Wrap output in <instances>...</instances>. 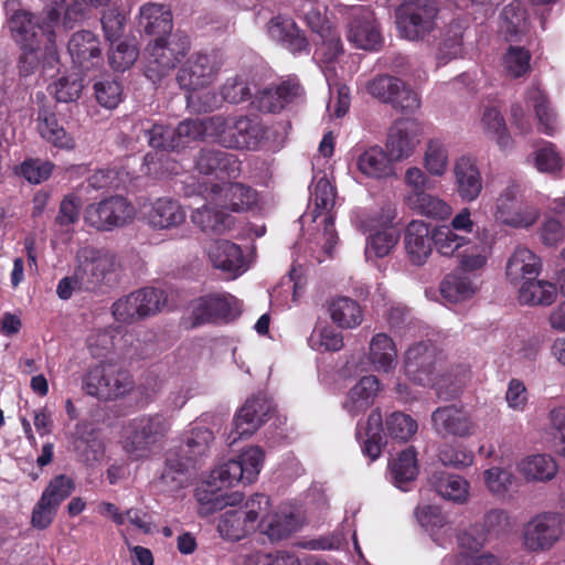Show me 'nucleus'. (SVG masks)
Listing matches in <instances>:
<instances>
[{
    "instance_id": "obj_32",
    "label": "nucleus",
    "mask_w": 565,
    "mask_h": 565,
    "mask_svg": "<svg viewBox=\"0 0 565 565\" xmlns=\"http://www.w3.org/2000/svg\"><path fill=\"white\" fill-rule=\"evenodd\" d=\"M486 536L472 537L465 532L458 536V546L460 552L456 556H447L444 564L455 563V565H500L499 558L491 553H480V548L486 542Z\"/></svg>"
},
{
    "instance_id": "obj_22",
    "label": "nucleus",
    "mask_w": 565,
    "mask_h": 565,
    "mask_svg": "<svg viewBox=\"0 0 565 565\" xmlns=\"http://www.w3.org/2000/svg\"><path fill=\"white\" fill-rule=\"evenodd\" d=\"M347 38L358 49L376 50L380 46L382 35L369 7L356 6L350 9Z\"/></svg>"
},
{
    "instance_id": "obj_20",
    "label": "nucleus",
    "mask_w": 565,
    "mask_h": 565,
    "mask_svg": "<svg viewBox=\"0 0 565 565\" xmlns=\"http://www.w3.org/2000/svg\"><path fill=\"white\" fill-rule=\"evenodd\" d=\"M203 185L201 195L223 210L245 212L256 205L258 201L257 192L239 182L225 180L223 183L212 182L211 186H207L206 183Z\"/></svg>"
},
{
    "instance_id": "obj_54",
    "label": "nucleus",
    "mask_w": 565,
    "mask_h": 565,
    "mask_svg": "<svg viewBox=\"0 0 565 565\" xmlns=\"http://www.w3.org/2000/svg\"><path fill=\"white\" fill-rule=\"evenodd\" d=\"M423 167L431 177L441 178L447 173L449 150L443 140L438 138L428 140L423 156Z\"/></svg>"
},
{
    "instance_id": "obj_47",
    "label": "nucleus",
    "mask_w": 565,
    "mask_h": 565,
    "mask_svg": "<svg viewBox=\"0 0 565 565\" xmlns=\"http://www.w3.org/2000/svg\"><path fill=\"white\" fill-rule=\"evenodd\" d=\"M557 470V463L548 455L527 456L518 463V471L526 481H548Z\"/></svg>"
},
{
    "instance_id": "obj_61",
    "label": "nucleus",
    "mask_w": 565,
    "mask_h": 565,
    "mask_svg": "<svg viewBox=\"0 0 565 565\" xmlns=\"http://www.w3.org/2000/svg\"><path fill=\"white\" fill-rule=\"evenodd\" d=\"M308 344L312 350L318 352H337L343 348L344 342L340 331L332 326L323 324L317 326L312 330L308 338Z\"/></svg>"
},
{
    "instance_id": "obj_19",
    "label": "nucleus",
    "mask_w": 565,
    "mask_h": 565,
    "mask_svg": "<svg viewBox=\"0 0 565 565\" xmlns=\"http://www.w3.org/2000/svg\"><path fill=\"white\" fill-rule=\"evenodd\" d=\"M164 303L163 292L156 288L134 291L114 302L113 316L119 322L131 323L156 315Z\"/></svg>"
},
{
    "instance_id": "obj_21",
    "label": "nucleus",
    "mask_w": 565,
    "mask_h": 565,
    "mask_svg": "<svg viewBox=\"0 0 565 565\" xmlns=\"http://www.w3.org/2000/svg\"><path fill=\"white\" fill-rule=\"evenodd\" d=\"M269 40L279 44L292 55L310 53V43L303 30L287 14H276L265 25Z\"/></svg>"
},
{
    "instance_id": "obj_4",
    "label": "nucleus",
    "mask_w": 565,
    "mask_h": 565,
    "mask_svg": "<svg viewBox=\"0 0 565 565\" xmlns=\"http://www.w3.org/2000/svg\"><path fill=\"white\" fill-rule=\"evenodd\" d=\"M326 8L317 6L312 0H306L301 12L305 22L312 33L317 34L321 42L317 44L313 60L328 78L335 74V64H340L343 55V46L335 28L324 15Z\"/></svg>"
},
{
    "instance_id": "obj_24",
    "label": "nucleus",
    "mask_w": 565,
    "mask_h": 565,
    "mask_svg": "<svg viewBox=\"0 0 565 565\" xmlns=\"http://www.w3.org/2000/svg\"><path fill=\"white\" fill-rule=\"evenodd\" d=\"M431 425L440 437L467 438L472 436L477 428L469 412L454 404L436 408L431 413Z\"/></svg>"
},
{
    "instance_id": "obj_11",
    "label": "nucleus",
    "mask_w": 565,
    "mask_h": 565,
    "mask_svg": "<svg viewBox=\"0 0 565 565\" xmlns=\"http://www.w3.org/2000/svg\"><path fill=\"white\" fill-rule=\"evenodd\" d=\"M239 300L227 292H214L192 300L188 307L186 322L191 328L226 321L241 313Z\"/></svg>"
},
{
    "instance_id": "obj_26",
    "label": "nucleus",
    "mask_w": 565,
    "mask_h": 565,
    "mask_svg": "<svg viewBox=\"0 0 565 565\" xmlns=\"http://www.w3.org/2000/svg\"><path fill=\"white\" fill-rule=\"evenodd\" d=\"M67 51L74 66L83 73H88L103 65L100 42L90 31L82 30L74 33L68 41Z\"/></svg>"
},
{
    "instance_id": "obj_25",
    "label": "nucleus",
    "mask_w": 565,
    "mask_h": 565,
    "mask_svg": "<svg viewBox=\"0 0 565 565\" xmlns=\"http://www.w3.org/2000/svg\"><path fill=\"white\" fill-rule=\"evenodd\" d=\"M301 525V519L289 507L274 509L267 497V509L259 514L257 531L271 542L288 537Z\"/></svg>"
},
{
    "instance_id": "obj_35",
    "label": "nucleus",
    "mask_w": 565,
    "mask_h": 565,
    "mask_svg": "<svg viewBox=\"0 0 565 565\" xmlns=\"http://www.w3.org/2000/svg\"><path fill=\"white\" fill-rule=\"evenodd\" d=\"M137 22L145 33L163 38L172 30V13L162 3L148 2L139 8Z\"/></svg>"
},
{
    "instance_id": "obj_58",
    "label": "nucleus",
    "mask_w": 565,
    "mask_h": 565,
    "mask_svg": "<svg viewBox=\"0 0 565 565\" xmlns=\"http://www.w3.org/2000/svg\"><path fill=\"white\" fill-rule=\"evenodd\" d=\"M436 491L444 499L465 504L470 497V482L457 475H447L435 483Z\"/></svg>"
},
{
    "instance_id": "obj_41",
    "label": "nucleus",
    "mask_w": 565,
    "mask_h": 565,
    "mask_svg": "<svg viewBox=\"0 0 565 565\" xmlns=\"http://www.w3.org/2000/svg\"><path fill=\"white\" fill-rule=\"evenodd\" d=\"M358 170L366 178L381 180L394 175L390 154L379 146L365 149L356 158Z\"/></svg>"
},
{
    "instance_id": "obj_38",
    "label": "nucleus",
    "mask_w": 565,
    "mask_h": 565,
    "mask_svg": "<svg viewBox=\"0 0 565 565\" xmlns=\"http://www.w3.org/2000/svg\"><path fill=\"white\" fill-rule=\"evenodd\" d=\"M136 138H143L147 143L156 149L177 150L180 142L175 139L174 129L152 122L150 119H139L132 125Z\"/></svg>"
},
{
    "instance_id": "obj_44",
    "label": "nucleus",
    "mask_w": 565,
    "mask_h": 565,
    "mask_svg": "<svg viewBox=\"0 0 565 565\" xmlns=\"http://www.w3.org/2000/svg\"><path fill=\"white\" fill-rule=\"evenodd\" d=\"M492 254V245L486 239L470 243L461 248L457 254L459 258V268L463 274H471L473 277L479 276L488 265V260Z\"/></svg>"
},
{
    "instance_id": "obj_36",
    "label": "nucleus",
    "mask_w": 565,
    "mask_h": 565,
    "mask_svg": "<svg viewBox=\"0 0 565 565\" xmlns=\"http://www.w3.org/2000/svg\"><path fill=\"white\" fill-rule=\"evenodd\" d=\"M380 390L381 383L377 376H363L348 393L343 409L351 417L364 413L373 404Z\"/></svg>"
},
{
    "instance_id": "obj_9",
    "label": "nucleus",
    "mask_w": 565,
    "mask_h": 565,
    "mask_svg": "<svg viewBox=\"0 0 565 565\" xmlns=\"http://www.w3.org/2000/svg\"><path fill=\"white\" fill-rule=\"evenodd\" d=\"M522 192V185L513 179L502 188L493 206V217L498 223L513 228H527L537 221L539 210L523 203Z\"/></svg>"
},
{
    "instance_id": "obj_40",
    "label": "nucleus",
    "mask_w": 565,
    "mask_h": 565,
    "mask_svg": "<svg viewBox=\"0 0 565 565\" xmlns=\"http://www.w3.org/2000/svg\"><path fill=\"white\" fill-rule=\"evenodd\" d=\"M541 269V258L527 247L519 246L508 260L507 277L512 282L525 281L536 277Z\"/></svg>"
},
{
    "instance_id": "obj_46",
    "label": "nucleus",
    "mask_w": 565,
    "mask_h": 565,
    "mask_svg": "<svg viewBox=\"0 0 565 565\" xmlns=\"http://www.w3.org/2000/svg\"><path fill=\"white\" fill-rule=\"evenodd\" d=\"M556 297V285L545 279H526L519 289V301L523 305L547 307Z\"/></svg>"
},
{
    "instance_id": "obj_17",
    "label": "nucleus",
    "mask_w": 565,
    "mask_h": 565,
    "mask_svg": "<svg viewBox=\"0 0 565 565\" xmlns=\"http://www.w3.org/2000/svg\"><path fill=\"white\" fill-rule=\"evenodd\" d=\"M223 66L222 54L216 51L195 53L180 67L177 81L181 88L191 90L210 86Z\"/></svg>"
},
{
    "instance_id": "obj_56",
    "label": "nucleus",
    "mask_w": 565,
    "mask_h": 565,
    "mask_svg": "<svg viewBox=\"0 0 565 565\" xmlns=\"http://www.w3.org/2000/svg\"><path fill=\"white\" fill-rule=\"evenodd\" d=\"M463 25L454 21L444 31L437 47L438 63H447L462 53Z\"/></svg>"
},
{
    "instance_id": "obj_34",
    "label": "nucleus",
    "mask_w": 565,
    "mask_h": 565,
    "mask_svg": "<svg viewBox=\"0 0 565 565\" xmlns=\"http://www.w3.org/2000/svg\"><path fill=\"white\" fill-rule=\"evenodd\" d=\"M431 232L422 220L412 221L405 232V249L412 264L420 266L426 263L431 253Z\"/></svg>"
},
{
    "instance_id": "obj_63",
    "label": "nucleus",
    "mask_w": 565,
    "mask_h": 565,
    "mask_svg": "<svg viewBox=\"0 0 565 565\" xmlns=\"http://www.w3.org/2000/svg\"><path fill=\"white\" fill-rule=\"evenodd\" d=\"M242 470L243 484L255 482L263 469L265 454L258 446L245 448L236 458Z\"/></svg>"
},
{
    "instance_id": "obj_59",
    "label": "nucleus",
    "mask_w": 565,
    "mask_h": 565,
    "mask_svg": "<svg viewBox=\"0 0 565 565\" xmlns=\"http://www.w3.org/2000/svg\"><path fill=\"white\" fill-rule=\"evenodd\" d=\"M501 32L507 40L512 41L527 30L525 10L521 3L513 2L504 7L501 13Z\"/></svg>"
},
{
    "instance_id": "obj_23",
    "label": "nucleus",
    "mask_w": 565,
    "mask_h": 565,
    "mask_svg": "<svg viewBox=\"0 0 565 565\" xmlns=\"http://www.w3.org/2000/svg\"><path fill=\"white\" fill-rule=\"evenodd\" d=\"M271 409V403L265 396L247 399L234 417L228 443L232 445L252 436L266 422Z\"/></svg>"
},
{
    "instance_id": "obj_39",
    "label": "nucleus",
    "mask_w": 565,
    "mask_h": 565,
    "mask_svg": "<svg viewBox=\"0 0 565 565\" xmlns=\"http://www.w3.org/2000/svg\"><path fill=\"white\" fill-rule=\"evenodd\" d=\"M36 129L41 138L55 148L63 150L75 148L74 138L58 124L55 114L46 107L38 111Z\"/></svg>"
},
{
    "instance_id": "obj_45",
    "label": "nucleus",
    "mask_w": 565,
    "mask_h": 565,
    "mask_svg": "<svg viewBox=\"0 0 565 565\" xmlns=\"http://www.w3.org/2000/svg\"><path fill=\"white\" fill-rule=\"evenodd\" d=\"M480 127L487 137L495 140L500 149L507 150L511 148L512 139L508 132L501 110L497 105L488 104L483 106Z\"/></svg>"
},
{
    "instance_id": "obj_55",
    "label": "nucleus",
    "mask_w": 565,
    "mask_h": 565,
    "mask_svg": "<svg viewBox=\"0 0 565 565\" xmlns=\"http://www.w3.org/2000/svg\"><path fill=\"white\" fill-rule=\"evenodd\" d=\"M191 466V458H182L178 451H170L161 473V481L171 491L183 488L188 481V470Z\"/></svg>"
},
{
    "instance_id": "obj_3",
    "label": "nucleus",
    "mask_w": 565,
    "mask_h": 565,
    "mask_svg": "<svg viewBox=\"0 0 565 565\" xmlns=\"http://www.w3.org/2000/svg\"><path fill=\"white\" fill-rule=\"evenodd\" d=\"M335 203V190L326 175L313 178L311 191V204L313 210L300 217L302 225L313 222L318 228L312 237V257L322 263L327 257L332 256L337 245L338 236L334 230V218L331 213Z\"/></svg>"
},
{
    "instance_id": "obj_10",
    "label": "nucleus",
    "mask_w": 565,
    "mask_h": 565,
    "mask_svg": "<svg viewBox=\"0 0 565 565\" xmlns=\"http://www.w3.org/2000/svg\"><path fill=\"white\" fill-rule=\"evenodd\" d=\"M267 509V495L255 493L243 507L228 509L220 516L217 530L222 537L239 541L257 531L259 514Z\"/></svg>"
},
{
    "instance_id": "obj_8",
    "label": "nucleus",
    "mask_w": 565,
    "mask_h": 565,
    "mask_svg": "<svg viewBox=\"0 0 565 565\" xmlns=\"http://www.w3.org/2000/svg\"><path fill=\"white\" fill-rule=\"evenodd\" d=\"M135 387L131 374L111 362L92 366L83 379L87 394L102 399H116L130 393Z\"/></svg>"
},
{
    "instance_id": "obj_50",
    "label": "nucleus",
    "mask_w": 565,
    "mask_h": 565,
    "mask_svg": "<svg viewBox=\"0 0 565 565\" xmlns=\"http://www.w3.org/2000/svg\"><path fill=\"white\" fill-rule=\"evenodd\" d=\"M526 103L534 108L539 130L545 135L553 136L557 131L556 114L539 86H533L527 90Z\"/></svg>"
},
{
    "instance_id": "obj_31",
    "label": "nucleus",
    "mask_w": 565,
    "mask_h": 565,
    "mask_svg": "<svg viewBox=\"0 0 565 565\" xmlns=\"http://www.w3.org/2000/svg\"><path fill=\"white\" fill-rule=\"evenodd\" d=\"M303 89L298 81L288 79L278 86L266 87L255 97L256 107L265 113H278L288 103L302 96Z\"/></svg>"
},
{
    "instance_id": "obj_16",
    "label": "nucleus",
    "mask_w": 565,
    "mask_h": 565,
    "mask_svg": "<svg viewBox=\"0 0 565 565\" xmlns=\"http://www.w3.org/2000/svg\"><path fill=\"white\" fill-rule=\"evenodd\" d=\"M436 349L430 342H416L408 347L404 353L403 372L414 384L420 386L437 385L439 390L441 384L436 382Z\"/></svg>"
},
{
    "instance_id": "obj_64",
    "label": "nucleus",
    "mask_w": 565,
    "mask_h": 565,
    "mask_svg": "<svg viewBox=\"0 0 565 565\" xmlns=\"http://www.w3.org/2000/svg\"><path fill=\"white\" fill-rule=\"evenodd\" d=\"M213 439V433L209 428L194 427L186 437L185 444L181 447L179 454L182 458H191L193 465L196 457L206 454Z\"/></svg>"
},
{
    "instance_id": "obj_51",
    "label": "nucleus",
    "mask_w": 565,
    "mask_h": 565,
    "mask_svg": "<svg viewBox=\"0 0 565 565\" xmlns=\"http://www.w3.org/2000/svg\"><path fill=\"white\" fill-rule=\"evenodd\" d=\"M391 478L395 487L403 491L408 490L417 473V458L413 448H407L390 466Z\"/></svg>"
},
{
    "instance_id": "obj_2",
    "label": "nucleus",
    "mask_w": 565,
    "mask_h": 565,
    "mask_svg": "<svg viewBox=\"0 0 565 565\" xmlns=\"http://www.w3.org/2000/svg\"><path fill=\"white\" fill-rule=\"evenodd\" d=\"M119 264L116 255L105 248L81 247L75 256L74 271L57 285L61 299H68L74 291H97L116 281Z\"/></svg>"
},
{
    "instance_id": "obj_18",
    "label": "nucleus",
    "mask_w": 565,
    "mask_h": 565,
    "mask_svg": "<svg viewBox=\"0 0 565 565\" xmlns=\"http://www.w3.org/2000/svg\"><path fill=\"white\" fill-rule=\"evenodd\" d=\"M396 216V209L392 205L383 207L381 215L372 216L370 220L362 221L360 227L364 232L372 233L367 238L365 246L366 257H385L395 247L399 234L391 223Z\"/></svg>"
},
{
    "instance_id": "obj_29",
    "label": "nucleus",
    "mask_w": 565,
    "mask_h": 565,
    "mask_svg": "<svg viewBox=\"0 0 565 565\" xmlns=\"http://www.w3.org/2000/svg\"><path fill=\"white\" fill-rule=\"evenodd\" d=\"M454 175L458 196L463 202L476 201L483 189V181L477 161L472 157L461 156L455 162Z\"/></svg>"
},
{
    "instance_id": "obj_12",
    "label": "nucleus",
    "mask_w": 565,
    "mask_h": 565,
    "mask_svg": "<svg viewBox=\"0 0 565 565\" xmlns=\"http://www.w3.org/2000/svg\"><path fill=\"white\" fill-rule=\"evenodd\" d=\"M195 171L200 179L193 186L192 193L201 195L203 184L211 186L212 182L223 183L236 179L241 174V161L233 153L220 149H203L195 160Z\"/></svg>"
},
{
    "instance_id": "obj_30",
    "label": "nucleus",
    "mask_w": 565,
    "mask_h": 565,
    "mask_svg": "<svg viewBox=\"0 0 565 565\" xmlns=\"http://www.w3.org/2000/svg\"><path fill=\"white\" fill-rule=\"evenodd\" d=\"M397 348L392 337L384 332L373 334L367 344L366 360L379 373H392L398 362Z\"/></svg>"
},
{
    "instance_id": "obj_49",
    "label": "nucleus",
    "mask_w": 565,
    "mask_h": 565,
    "mask_svg": "<svg viewBox=\"0 0 565 565\" xmlns=\"http://www.w3.org/2000/svg\"><path fill=\"white\" fill-rule=\"evenodd\" d=\"M479 290L475 278L467 275L451 274L444 278L440 284V294L445 300L457 303L470 299Z\"/></svg>"
},
{
    "instance_id": "obj_53",
    "label": "nucleus",
    "mask_w": 565,
    "mask_h": 565,
    "mask_svg": "<svg viewBox=\"0 0 565 565\" xmlns=\"http://www.w3.org/2000/svg\"><path fill=\"white\" fill-rule=\"evenodd\" d=\"M305 279L302 266H292L288 277L282 278L279 286L270 292L273 305L288 306V296L291 292V301L296 302L303 292Z\"/></svg>"
},
{
    "instance_id": "obj_43",
    "label": "nucleus",
    "mask_w": 565,
    "mask_h": 565,
    "mask_svg": "<svg viewBox=\"0 0 565 565\" xmlns=\"http://www.w3.org/2000/svg\"><path fill=\"white\" fill-rule=\"evenodd\" d=\"M404 202L417 214L434 220H447L452 213V207L448 202L428 192L406 193Z\"/></svg>"
},
{
    "instance_id": "obj_60",
    "label": "nucleus",
    "mask_w": 565,
    "mask_h": 565,
    "mask_svg": "<svg viewBox=\"0 0 565 565\" xmlns=\"http://www.w3.org/2000/svg\"><path fill=\"white\" fill-rule=\"evenodd\" d=\"M516 478L503 467L492 466L482 472V481L487 491L498 498H503L512 488Z\"/></svg>"
},
{
    "instance_id": "obj_37",
    "label": "nucleus",
    "mask_w": 565,
    "mask_h": 565,
    "mask_svg": "<svg viewBox=\"0 0 565 565\" xmlns=\"http://www.w3.org/2000/svg\"><path fill=\"white\" fill-rule=\"evenodd\" d=\"M147 218L153 228L169 230L183 224L186 213L177 200L160 198L151 204Z\"/></svg>"
},
{
    "instance_id": "obj_13",
    "label": "nucleus",
    "mask_w": 565,
    "mask_h": 565,
    "mask_svg": "<svg viewBox=\"0 0 565 565\" xmlns=\"http://www.w3.org/2000/svg\"><path fill=\"white\" fill-rule=\"evenodd\" d=\"M565 532V516L557 512H542L526 522L522 530V543L531 552L551 550Z\"/></svg>"
},
{
    "instance_id": "obj_1",
    "label": "nucleus",
    "mask_w": 565,
    "mask_h": 565,
    "mask_svg": "<svg viewBox=\"0 0 565 565\" xmlns=\"http://www.w3.org/2000/svg\"><path fill=\"white\" fill-rule=\"evenodd\" d=\"M60 8H63V0H51L44 8L43 18L39 20L22 9L18 0H7L4 3L8 29L21 47L42 43L43 38L46 40L44 65L53 66L58 62L55 40L60 28Z\"/></svg>"
},
{
    "instance_id": "obj_28",
    "label": "nucleus",
    "mask_w": 565,
    "mask_h": 565,
    "mask_svg": "<svg viewBox=\"0 0 565 565\" xmlns=\"http://www.w3.org/2000/svg\"><path fill=\"white\" fill-rule=\"evenodd\" d=\"M206 253L213 267L228 274L232 278L241 276L249 267L242 248L233 242L213 241L206 247Z\"/></svg>"
},
{
    "instance_id": "obj_57",
    "label": "nucleus",
    "mask_w": 565,
    "mask_h": 565,
    "mask_svg": "<svg viewBox=\"0 0 565 565\" xmlns=\"http://www.w3.org/2000/svg\"><path fill=\"white\" fill-rule=\"evenodd\" d=\"M243 483L242 470L235 459L220 462L210 473L206 486L212 493L223 488Z\"/></svg>"
},
{
    "instance_id": "obj_42",
    "label": "nucleus",
    "mask_w": 565,
    "mask_h": 565,
    "mask_svg": "<svg viewBox=\"0 0 565 565\" xmlns=\"http://www.w3.org/2000/svg\"><path fill=\"white\" fill-rule=\"evenodd\" d=\"M330 319L341 329H356L364 320L361 305L347 296H339L329 302Z\"/></svg>"
},
{
    "instance_id": "obj_6",
    "label": "nucleus",
    "mask_w": 565,
    "mask_h": 565,
    "mask_svg": "<svg viewBox=\"0 0 565 565\" xmlns=\"http://www.w3.org/2000/svg\"><path fill=\"white\" fill-rule=\"evenodd\" d=\"M439 6L436 0H404L395 11L399 35L408 41H420L438 25Z\"/></svg>"
},
{
    "instance_id": "obj_52",
    "label": "nucleus",
    "mask_w": 565,
    "mask_h": 565,
    "mask_svg": "<svg viewBox=\"0 0 565 565\" xmlns=\"http://www.w3.org/2000/svg\"><path fill=\"white\" fill-rule=\"evenodd\" d=\"M431 243L441 256L452 257L470 243V239L448 225H437L431 231Z\"/></svg>"
},
{
    "instance_id": "obj_48",
    "label": "nucleus",
    "mask_w": 565,
    "mask_h": 565,
    "mask_svg": "<svg viewBox=\"0 0 565 565\" xmlns=\"http://www.w3.org/2000/svg\"><path fill=\"white\" fill-rule=\"evenodd\" d=\"M209 204H204L193 211L191 215L192 222L204 232L211 233H224L230 230L233 224V217L224 213L220 206L207 201Z\"/></svg>"
},
{
    "instance_id": "obj_33",
    "label": "nucleus",
    "mask_w": 565,
    "mask_h": 565,
    "mask_svg": "<svg viewBox=\"0 0 565 565\" xmlns=\"http://www.w3.org/2000/svg\"><path fill=\"white\" fill-rule=\"evenodd\" d=\"M418 523L429 533L431 540L446 547L452 541L454 529L436 505H418L415 510Z\"/></svg>"
},
{
    "instance_id": "obj_62",
    "label": "nucleus",
    "mask_w": 565,
    "mask_h": 565,
    "mask_svg": "<svg viewBox=\"0 0 565 565\" xmlns=\"http://www.w3.org/2000/svg\"><path fill=\"white\" fill-rule=\"evenodd\" d=\"M324 77L330 92V100L327 109L330 116L340 118L347 114L350 107V89L338 82L340 77L339 64H335V74H333L332 77L328 78L326 75Z\"/></svg>"
},
{
    "instance_id": "obj_15",
    "label": "nucleus",
    "mask_w": 565,
    "mask_h": 565,
    "mask_svg": "<svg viewBox=\"0 0 565 565\" xmlns=\"http://www.w3.org/2000/svg\"><path fill=\"white\" fill-rule=\"evenodd\" d=\"M190 50V39L185 34L175 33L169 40L157 38L148 45L149 60L147 76L154 81L174 68L178 62Z\"/></svg>"
},
{
    "instance_id": "obj_7",
    "label": "nucleus",
    "mask_w": 565,
    "mask_h": 565,
    "mask_svg": "<svg viewBox=\"0 0 565 565\" xmlns=\"http://www.w3.org/2000/svg\"><path fill=\"white\" fill-rule=\"evenodd\" d=\"M209 125L214 141L225 148L256 150L264 138V128L242 115L211 116Z\"/></svg>"
},
{
    "instance_id": "obj_14",
    "label": "nucleus",
    "mask_w": 565,
    "mask_h": 565,
    "mask_svg": "<svg viewBox=\"0 0 565 565\" xmlns=\"http://www.w3.org/2000/svg\"><path fill=\"white\" fill-rule=\"evenodd\" d=\"M136 210L120 195L109 196L92 203L84 211L85 223L98 231H113L132 222Z\"/></svg>"
},
{
    "instance_id": "obj_27",
    "label": "nucleus",
    "mask_w": 565,
    "mask_h": 565,
    "mask_svg": "<svg viewBox=\"0 0 565 565\" xmlns=\"http://www.w3.org/2000/svg\"><path fill=\"white\" fill-rule=\"evenodd\" d=\"M420 127L415 120H398L390 129L386 152L392 160L403 161L415 152L420 142Z\"/></svg>"
},
{
    "instance_id": "obj_5",
    "label": "nucleus",
    "mask_w": 565,
    "mask_h": 565,
    "mask_svg": "<svg viewBox=\"0 0 565 565\" xmlns=\"http://www.w3.org/2000/svg\"><path fill=\"white\" fill-rule=\"evenodd\" d=\"M169 428V419L161 413L139 415L124 424L120 444L131 459H143Z\"/></svg>"
}]
</instances>
